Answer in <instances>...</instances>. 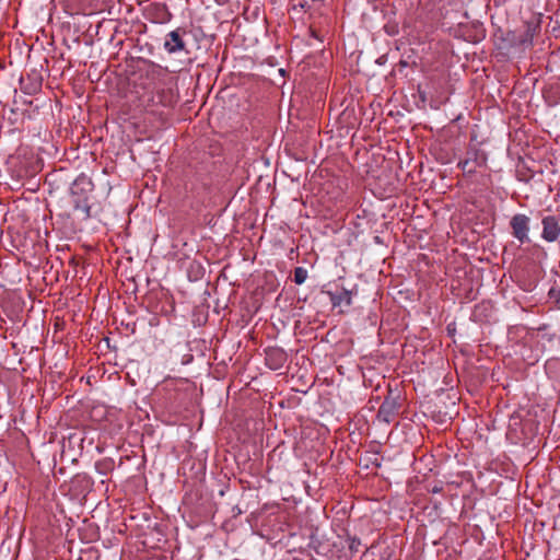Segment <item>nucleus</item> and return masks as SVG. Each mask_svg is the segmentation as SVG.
Returning a JSON list of instances; mask_svg holds the SVG:
<instances>
[{
	"label": "nucleus",
	"mask_w": 560,
	"mask_h": 560,
	"mask_svg": "<svg viewBox=\"0 0 560 560\" xmlns=\"http://www.w3.org/2000/svg\"><path fill=\"white\" fill-rule=\"evenodd\" d=\"M94 184L85 174H80L71 185V195L73 197L74 208L81 210L86 217L90 215L91 206L89 195L93 191Z\"/></svg>",
	"instance_id": "obj_1"
},
{
	"label": "nucleus",
	"mask_w": 560,
	"mask_h": 560,
	"mask_svg": "<svg viewBox=\"0 0 560 560\" xmlns=\"http://www.w3.org/2000/svg\"><path fill=\"white\" fill-rule=\"evenodd\" d=\"M510 226L512 229V235L521 243L529 241V218L527 215L522 213L515 214L510 221Z\"/></svg>",
	"instance_id": "obj_2"
},
{
	"label": "nucleus",
	"mask_w": 560,
	"mask_h": 560,
	"mask_svg": "<svg viewBox=\"0 0 560 560\" xmlns=\"http://www.w3.org/2000/svg\"><path fill=\"white\" fill-rule=\"evenodd\" d=\"M266 365L273 371L280 370L287 362V353L279 347L266 349Z\"/></svg>",
	"instance_id": "obj_3"
},
{
	"label": "nucleus",
	"mask_w": 560,
	"mask_h": 560,
	"mask_svg": "<svg viewBox=\"0 0 560 560\" xmlns=\"http://www.w3.org/2000/svg\"><path fill=\"white\" fill-rule=\"evenodd\" d=\"M542 223V233L541 237L547 242H555L558 240L560 235V225L556 217L548 215L545 217L541 221Z\"/></svg>",
	"instance_id": "obj_4"
},
{
	"label": "nucleus",
	"mask_w": 560,
	"mask_h": 560,
	"mask_svg": "<svg viewBox=\"0 0 560 560\" xmlns=\"http://www.w3.org/2000/svg\"><path fill=\"white\" fill-rule=\"evenodd\" d=\"M164 49L168 54H176L185 49V42L182 36L180 30L171 31L164 42Z\"/></svg>",
	"instance_id": "obj_5"
},
{
	"label": "nucleus",
	"mask_w": 560,
	"mask_h": 560,
	"mask_svg": "<svg viewBox=\"0 0 560 560\" xmlns=\"http://www.w3.org/2000/svg\"><path fill=\"white\" fill-rule=\"evenodd\" d=\"M540 32L539 22H528L525 25V30L522 35H520L517 43L521 46H532L535 36Z\"/></svg>",
	"instance_id": "obj_6"
},
{
	"label": "nucleus",
	"mask_w": 560,
	"mask_h": 560,
	"mask_svg": "<svg viewBox=\"0 0 560 560\" xmlns=\"http://www.w3.org/2000/svg\"><path fill=\"white\" fill-rule=\"evenodd\" d=\"M351 291L342 289L330 294V301L334 307H348L351 304Z\"/></svg>",
	"instance_id": "obj_7"
},
{
	"label": "nucleus",
	"mask_w": 560,
	"mask_h": 560,
	"mask_svg": "<svg viewBox=\"0 0 560 560\" xmlns=\"http://www.w3.org/2000/svg\"><path fill=\"white\" fill-rule=\"evenodd\" d=\"M307 279V270L304 267H296L294 269V282L296 284H303Z\"/></svg>",
	"instance_id": "obj_8"
},
{
	"label": "nucleus",
	"mask_w": 560,
	"mask_h": 560,
	"mask_svg": "<svg viewBox=\"0 0 560 560\" xmlns=\"http://www.w3.org/2000/svg\"><path fill=\"white\" fill-rule=\"evenodd\" d=\"M462 171L472 173L474 170L470 167L469 160L460 161L457 165Z\"/></svg>",
	"instance_id": "obj_9"
},
{
	"label": "nucleus",
	"mask_w": 560,
	"mask_h": 560,
	"mask_svg": "<svg viewBox=\"0 0 560 560\" xmlns=\"http://www.w3.org/2000/svg\"><path fill=\"white\" fill-rule=\"evenodd\" d=\"M552 90H553V86H549L548 89H546V90L544 91V97L546 98V101H547L549 104H556V103H557V101H556V100H553V98L551 97V95H550V94H551V92H552Z\"/></svg>",
	"instance_id": "obj_10"
},
{
	"label": "nucleus",
	"mask_w": 560,
	"mask_h": 560,
	"mask_svg": "<svg viewBox=\"0 0 560 560\" xmlns=\"http://www.w3.org/2000/svg\"><path fill=\"white\" fill-rule=\"evenodd\" d=\"M530 250L533 252L534 255H537L539 258L546 256L545 250L538 245H534Z\"/></svg>",
	"instance_id": "obj_11"
},
{
	"label": "nucleus",
	"mask_w": 560,
	"mask_h": 560,
	"mask_svg": "<svg viewBox=\"0 0 560 560\" xmlns=\"http://www.w3.org/2000/svg\"><path fill=\"white\" fill-rule=\"evenodd\" d=\"M369 460L375 466V467H381L382 463V458H380L377 455H374V458H369Z\"/></svg>",
	"instance_id": "obj_12"
},
{
	"label": "nucleus",
	"mask_w": 560,
	"mask_h": 560,
	"mask_svg": "<svg viewBox=\"0 0 560 560\" xmlns=\"http://www.w3.org/2000/svg\"><path fill=\"white\" fill-rule=\"evenodd\" d=\"M385 411V401H383L378 407L377 418L381 419L383 412Z\"/></svg>",
	"instance_id": "obj_13"
},
{
	"label": "nucleus",
	"mask_w": 560,
	"mask_h": 560,
	"mask_svg": "<svg viewBox=\"0 0 560 560\" xmlns=\"http://www.w3.org/2000/svg\"><path fill=\"white\" fill-rule=\"evenodd\" d=\"M357 545H360V541H357V544H354V540H353L352 544L350 545V549L352 551H358Z\"/></svg>",
	"instance_id": "obj_14"
},
{
	"label": "nucleus",
	"mask_w": 560,
	"mask_h": 560,
	"mask_svg": "<svg viewBox=\"0 0 560 560\" xmlns=\"http://www.w3.org/2000/svg\"><path fill=\"white\" fill-rule=\"evenodd\" d=\"M357 545H360V541H357V544H354V540H353L352 544L350 545V549L352 551H358Z\"/></svg>",
	"instance_id": "obj_15"
},
{
	"label": "nucleus",
	"mask_w": 560,
	"mask_h": 560,
	"mask_svg": "<svg viewBox=\"0 0 560 560\" xmlns=\"http://www.w3.org/2000/svg\"><path fill=\"white\" fill-rule=\"evenodd\" d=\"M357 545H360V541H357V544H354V540H353L352 544L350 545V549L352 551H358Z\"/></svg>",
	"instance_id": "obj_16"
},
{
	"label": "nucleus",
	"mask_w": 560,
	"mask_h": 560,
	"mask_svg": "<svg viewBox=\"0 0 560 560\" xmlns=\"http://www.w3.org/2000/svg\"><path fill=\"white\" fill-rule=\"evenodd\" d=\"M375 242L382 244V238L380 236H375Z\"/></svg>",
	"instance_id": "obj_17"
},
{
	"label": "nucleus",
	"mask_w": 560,
	"mask_h": 560,
	"mask_svg": "<svg viewBox=\"0 0 560 560\" xmlns=\"http://www.w3.org/2000/svg\"><path fill=\"white\" fill-rule=\"evenodd\" d=\"M384 58V56H380V58L377 59V61L381 63V60Z\"/></svg>",
	"instance_id": "obj_18"
},
{
	"label": "nucleus",
	"mask_w": 560,
	"mask_h": 560,
	"mask_svg": "<svg viewBox=\"0 0 560 560\" xmlns=\"http://www.w3.org/2000/svg\"><path fill=\"white\" fill-rule=\"evenodd\" d=\"M392 33H395V31H392V32H389L388 30L386 31V34H392Z\"/></svg>",
	"instance_id": "obj_19"
}]
</instances>
